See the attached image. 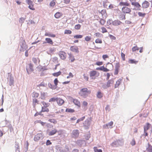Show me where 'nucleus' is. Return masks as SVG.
I'll return each mask as SVG.
<instances>
[{
  "instance_id": "23",
  "label": "nucleus",
  "mask_w": 152,
  "mask_h": 152,
  "mask_svg": "<svg viewBox=\"0 0 152 152\" xmlns=\"http://www.w3.org/2000/svg\"><path fill=\"white\" fill-rule=\"evenodd\" d=\"M29 145V144L28 141H27L26 143H25L24 145V150L25 151V152H27L28 149V146Z\"/></svg>"
},
{
  "instance_id": "13",
  "label": "nucleus",
  "mask_w": 152,
  "mask_h": 152,
  "mask_svg": "<svg viewBox=\"0 0 152 152\" xmlns=\"http://www.w3.org/2000/svg\"><path fill=\"white\" fill-rule=\"evenodd\" d=\"M150 5V3L148 1L145 0L142 4V7L143 8H148Z\"/></svg>"
},
{
  "instance_id": "3",
  "label": "nucleus",
  "mask_w": 152,
  "mask_h": 152,
  "mask_svg": "<svg viewBox=\"0 0 152 152\" xmlns=\"http://www.w3.org/2000/svg\"><path fill=\"white\" fill-rule=\"evenodd\" d=\"M8 77L7 78L8 81L10 86H14V80L13 76L10 72L8 73Z\"/></svg>"
},
{
  "instance_id": "33",
  "label": "nucleus",
  "mask_w": 152,
  "mask_h": 152,
  "mask_svg": "<svg viewBox=\"0 0 152 152\" xmlns=\"http://www.w3.org/2000/svg\"><path fill=\"white\" fill-rule=\"evenodd\" d=\"M85 139L87 140H89L91 137V134L90 132H88L84 136Z\"/></svg>"
},
{
  "instance_id": "9",
  "label": "nucleus",
  "mask_w": 152,
  "mask_h": 152,
  "mask_svg": "<svg viewBox=\"0 0 152 152\" xmlns=\"http://www.w3.org/2000/svg\"><path fill=\"white\" fill-rule=\"evenodd\" d=\"M70 50L73 52H75L76 53H78L79 51L78 48L77 46H71L70 47Z\"/></svg>"
},
{
  "instance_id": "64",
  "label": "nucleus",
  "mask_w": 152,
  "mask_h": 152,
  "mask_svg": "<svg viewBox=\"0 0 152 152\" xmlns=\"http://www.w3.org/2000/svg\"><path fill=\"white\" fill-rule=\"evenodd\" d=\"M99 22L101 25H103L105 23V21L103 19L101 18L100 19Z\"/></svg>"
},
{
  "instance_id": "7",
  "label": "nucleus",
  "mask_w": 152,
  "mask_h": 152,
  "mask_svg": "<svg viewBox=\"0 0 152 152\" xmlns=\"http://www.w3.org/2000/svg\"><path fill=\"white\" fill-rule=\"evenodd\" d=\"M121 10L125 14H129L130 15L132 14L130 13L131 12V9L127 7H123L122 8Z\"/></svg>"
},
{
  "instance_id": "1",
  "label": "nucleus",
  "mask_w": 152,
  "mask_h": 152,
  "mask_svg": "<svg viewBox=\"0 0 152 152\" xmlns=\"http://www.w3.org/2000/svg\"><path fill=\"white\" fill-rule=\"evenodd\" d=\"M91 92V91L88 90V88H82L79 92V94L81 96L83 97H86L88 94H90Z\"/></svg>"
},
{
  "instance_id": "49",
  "label": "nucleus",
  "mask_w": 152,
  "mask_h": 152,
  "mask_svg": "<svg viewBox=\"0 0 152 152\" xmlns=\"http://www.w3.org/2000/svg\"><path fill=\"white\" fill-rule=\"evenodd\" d=\"M91 39V37L89 36H86L85 38V40L87 42H88L90 41Z\"/></svg>"
},
{
  "instance_id": "12",
  "label": "nucleus",
  "mask_w": 152,
  "mask_h": 152,
  "mask_svg": "<svg viewBox=\"0 0 152 152\" xmlns=\"http://www.w3.org/2000/svg\"><path fill=\"white\" fill-rule=\"evenodd\" d=\"M92 120L91 117H89L88 118L85 122L83 123V125H87L90 126L91 124V121Z\"/></svg>"
},
{
  "instance_id": "8",
  "label": "nucleus",
  "mask_w": 152,
  "mask_h": 152,
  "mask_svg": "<svg viewBox=\"0 0 152 152\" xmlns=\"http://www.w3.org/2000/svg\"><path fill=\"white\" fill-rule=\"evenodd\" d=\"M29 67H26V69L27 73L28 74H30L33 72L34 69H33V65L31 63L29 64Z\"/></svg>"
},
{
  "instance_id": "61",
  "label": "nucleus",
  "mask_w": 152,
  "mask_h": 152,
  "mask_svg": "<svg viewBox=\"0 0 152 152\" xmlns=\"http://www.w3.org/2000/svg\"><path fill=\"white\" fill-rule=\"evenodd\" d=\"M109 36L111 40H115L116 37L115 36H113V35H112L111 34H109Z\"/></svg>"
},
{
  "instance_id": "31",
  "label": "nucleus",
  "mask_w": 152,
  "mask_h": 152,
  "mask_svg": "<svg viewBox=\"0 0 152 152\" xmlns=\"http://www.w3.org/2000/svg\"><path fill=\"white\" fill-rule=\"evenodd\" d=\"M138 61H136L134 59H129L128 61L129 63L130 64H136L138 62Z\"/></svg>"
},
{
  "instance_id": "41",
  "label": "nucleus",
  "mask_w": 152,
  "mask_h": 152,
  "mask_svg": "<svg viewBox=\"0 0 152 152\" xmlns=\"http://www.w3.org/2000/svg\"><path fill=\"white\" fill-rule=\"evenodd\" d=\"M85 116H83L81 118L78 119L76 123V124L80 122L83 121V120L85 119Z\"/></svg>"
},
{
  "instance_id": "11",
  "label": "nucleus",
  "mask_w": 152,
  "mask_h": 152,
  "mask_svg": "<svg viewBox=\"0 0 152 152\" xmlns=\"http://www.w3.org/2000/svg\"><path fill=\"white\" fill-rule=\"evenodd\" d=\"M66 53L64 51H60L59 55L60 58L62 60H64L66 58Z\"/></svg>"
},
{
  "instance_id": "40",
  "label": "nucleus",
  "mask_w": 152,
  "mask_h": 152,
  "mask_svg": "<svg viewBox=\"0 0 152 152\" xmlns=\"http://www.w3.org/2000/svg\"><path fill=\"white\" fill-rule=\"evenodd\" d=\"M83 37V35L80 34H77L75 35L74 36V37L76 39H81Z\"/></svg>"
},
{
  "instance_id": "17",
  "label": "nucleus",
  "mask_w": 152,
  "mask_h": 152,
  "mask_svg": "<svg viewBox=\"0 0 152 152\" xmlns=\"http://www.w3.org/2000/svg\"><path fill=\"white\" fill-rule=\"evenodd\" d=\"M56 102L59 105H61L64 104V101L61 98H57Z\"/></svg>"
},
{
  "instance_id": "6",
  "label": "nucleus",
  "mask_w": 152,
  "mask_h": 152,
  "mask_svg": "<svg viewBox=\"0 0 152 152\" xmlns=\"http://www.w3.org/2000/svg\"><path fill=\"white\" fill-rule=\"evenodd\" d=\"M80 133V131L78 129L73 130L71 134L72 137L73 138H77L78 137Z\"/></svg>"
},
{
  "instance_id": "57",
  "label": "nucleus",
  "mask_w": 152,
  "mask_h": 152,
  "mask_svg": "<svg viewBox=\"0 0 152 152\" xmlns=\"http://www.w3.org/2000/svg\"><path fill=\"white\" fill-rule=\"evenodd\" d=\"M139 49V48L137 47V46H135L133 47L132 48V50L133 52L135 51L136 50H138Z\"/></svg>"
},
{
  "instance_id": "5",
  "label": "nucleus",
  "mask_w": 152,
  "mask_h": 152,
  "mask_svg": "<svg viewBox=\"0 0 152 152\" xmlns=\"http://www.w3.org/2000/svg\"><path fill=\"white\" fill-rule=\"evenodd\" d=\"M123 143L121 140H117L113 142L111 144L113 147H118V146L122 145Z\"/></svg>"
},
{
  "instance_id": "14",
  "label": "nucleus",
  "mask_w": 152,
  "mask_h": 152,
  "mask_svg": "<svg viewBox=\"0 0 152 152\" xmlns=\"http://www.w3.org/2000/svg\"><path fill=\"white\" fill-rule=\"evenodd\" d=\"M84 142L85 141L84 140H79L77 141L76 143L79 146L81 147L84 144Z\"/></svg>"
},
{
  "instance_id": "55",
  "label": "nucleus",
  "mask_w": 152,
  "mask_h": 152,
  "mask_svg": "<svg viewBox=\"0 0 152 152\" xmlns=\"http://www.w3.org/2000/svg\"><path fill=\"white\" fill-rule=\"evenodd\" d=\"M81 27V26L79 24H78L75 25V29L79 30V29Z\"/></svg>"
},
{
  "instance_id": "48",
  "label": "nucleus",
  "mask_w": 152,
  "mask_h": 152,
  "mask_svg": "<svg viewBox=\"0 0 152 152\" xmlns=\"http://www.w3.org/2000/svg\"><path fill=\"white\" fill-rule=\"evenodd\" d=\"M120 67V64L119 62H118L115 64V69L119 70Z\"/></svg>"
},
{
  "instance_id": "10",
  "label": "nucleus",
  "mask_w": 152,
  "mask_h": 152,
  "mask_svg": "<svg viewBox=\"0 0 152 152\" xmlns=\"http://www.w3.org/2000/svg\"><path fill=\"white\" fill-rule=\"evenodd\" d=\"M42 137V133H38L34 136V140L35 141H37L39 140Z\"/></svg>"
},
{
  "instance_id": "35",
  "label": "nucleus",
  "mask_w": 152,
  "mask_h": 152,
  "mask_svg": "<svg viewBox=\"0 0 152 152\" xmlns=\"http://www.w3.org/2000/svg\"><path fill=\"white\" fill-rule=\"evenodd\" d=\"M41 103L42 105H44V106L43 107H45V108L47 107H49V106L50 105V103H46L45 102H42Z\"/></svg>"
},
{
  "instance_id": "63",
  "label": "nucleus",
  "mask_w": 152,
  "mask_h": 152,
  "mask_svg": "<svg viewBox=\"0 0 152 152\" xmlns=\"http://www.w3.org/2000/svg\"><path fill=\"white\" fill-rule=\"evenodd\" d=\"M29 6L28 7L30 10H35V8L33 7V4H29Z\"/></svg>"
},
{
  "instance_id": "42",
  "label": "nucleus",
  "mask_w": 152,
  "mask_h": 152,
  "mask_svg": "<svg viewBox=\"0 0 152 152\" xmlns=\"http://www.w3.org/2000/svg\"><path fill=\"white\" fill-rule=\"evenodd\" d=\"M48 121L50 122L53 123L54 124H56L57 123V121L54 119H49Z\"/></svg>"
},
{
  "instance_id": "51",
  "label": "nucleus",
  "mask_w": 152,
  "mask_h": 152,
  "mask_svg": "<svg viewBox=\"0 0 152 152\" xmlns=\"http://www.w3.org/2000/svg\"><path fill=\"white\" fill-rule=\"evenodd\" d=\"M108 2V1L107 0H104L103 1L102 4L104 7H106L107 6V5L106 4V3Z\"/></svg>"
},
{
  "instance_id": "30",
  "label": "nucleus",
  "mask_w": 152,
  "mask_h": 152,
  "mask_svg": "<svg viewBox=\"0 0 152 152\" xmlns=\"http://www.w3.org/2000/svg\"><path fill=\"white\" fill-rule=\"evenodd\" d=\"M103 94L101 91H98L97 92L96 96L97 98L100 99L103 97Z\"/></svg>"
},
{
  "instance_id": "39",
  "label": "nucleus",
  "mask_w": 152,
  "mask_h": 152,
  "mask_svg": "<svg viewBox=\"0 0 152 152\" xmlns=\"http://www.w3.org/2000/svg\"><path fill=\"white\" fill-rule=\"evenodd\" d=\"M113 122L112 121H111L110 122L108 123L107 124H106L105 126L104 125V126L106 128H108V126H111L113 125Z\"/></svg>"
},
{
  "instance_id": "44",
  "label": "nucleus",
  "mask_w": 152,
  "mask_h": 152,
  "mask_svg": "<svg viewBox=\"0 0 152 152\" xmlns=\"http://www.w3.org/2000/svg\"><path fill=\"white\" fill-rule=\"evenodd\" d=\"M94 151L96 152H102V150L101 149H98L97 147H94Z\"/></svg>"
},
{
  "instance_id": "25",
  "label": "nucleus",
  "mask_w": 152,
  "mask_h": 152,
  "mask_svg": "<svg viewBox=\"0 0 152 152\" xmlns=\"http://www.w3.org/2000/svg\"><path fill=\"white\" fill-rule=\"evenodd\" d=\"M114 82V80L113 79H111L110 80H108V81L107 83V86L109 87L111 86L110 84H113Z\"/></svg>"
},
{
  "instance_id": "34",
  "label": "nucleus",
  "mask_w": 152,
  "mask_h": 152,
  "mask_svg": "<svg viewBox=\"0 0 152 152\" xmlns=\"http://www.w3.org/2000/svg\"><path fill=\"white\" fill-rule=\"evenodd\" d=\"M48 86L50 88L53 89H55L57 88L55 85L52 84L50 83H48Z\"/></svg>"
},
{
  "instance_id": "21",
  "label": "nucleus",
  "mask_w": 152,
  "mask_h": 152,
  "mask_svg": "<svg viewBox=\"0 0 152 152\" xmlns=\"http://www.w3.org/2000/svg\"><path fill=\"white\" fill-rule=\"evenodd\" d=\"M110 64L111 66H112V67L113 66V64L109 62L107 63L106 64V65L105 66V67L104 66H103V71L104 72H109L110 71V70L109 69H108L107 68V66L109 64Z\"/></svg>"
},
{
  "instance_id": "56",
  "label": "nucleus",
  "mask_w": 152,
  "mask_h": 152,
  "mask_svg": "<svg viewBox=\"0 0 152 152\" xmlns=\"http://www.w3.org/2000/svg\"><path fill=\"white\" fill-rule=\"evenodd\" d=\"M94 35L96 37H101L102 36V35L101 34L97 32L95 33Z\"/></svg>"
},
{
  "instance_id": "38",
  "label": "nucleus",
  "mask_w": 152,
  "mask_h": 152,
  "mask_svg": "<svg viewBox=\"0 0 152 152\" xmlns=\"http://www.w3.org/2000/svg\"><path fill=\"white\" fill-rule=\"evenodd\" d=\"M61 72L59 71L57 72L53 73L52 75L54 77H58L61 74Z\"/></svg>"
},
{
  "instance_id": "4",
  "label": "nucleus",
  "mask_w": 152,
  "mask_h": 152,
  "mask_svg": "<svg viewBox=\"0 0 152 152\" xmlns=\"http://www.w3.org/2000/svg\"><path fill=\"white\" fill-rule=\"evenodd\" d=\"M116 10L117 13L119 15H118L119 18L120 20H124L126 19V14L123 12H121L118 9H115Z\"/></svg>"
},
{
  "instance_id": "47",
  "label": "nucleus",
  "mask_w": 152,
  "mask_h": 152,
  "mask_svg": "<svg viewBox=\"0 0 152 152\" xmlns=\"http://www.w3.org/2000/svg\"><path fill=\"white\" fill-rule=\"evenodd\" d=\"M57 98L52 97L49 100V102H55L56 101Z\"/></svg>"
},
{
  "instance_id": "22",
  "label": "nucleus",
  "mask_w": 152,
  "mask_h": 152,
  "mask_svg": "<svg viewBox=\"0 0 152 152\" xmlns=\"http://www.w3.org/2000/svg\"><path fill=\"white\" fill-rule=\"evenodd\" d=\"M151 124L149 123H146L144 126V131H147L150 128Z\"/></svg>"
},
{
  "instance_id": "37",
  "label": "nucleus",
  "mask_w": 152,
  "mask_h": 152,
  "mask_svg": "<svg viewBox=\"0 0 152 152\" xmlns=\"http://www.w3.org/2000/svg\"><path fill=\"white\" fill-rule=\"evenodd\" d=\"M146 149L149 152H152V146L149 143H148V147Z\"/></svg>"
},
{
  "instance_id": "16",
  "label": "nucleus",
  "mask_w": 152,
  "mask_h": 152,
  "mask_svg": "<svg viewBox=\"0 0 152 152\" xmlns=\"http://www.w3.org/2000/svg\"><path fill=\"white\" fill-rule=\"evenodd\" d=\"M45 42H44L43 44L48 43L50 44L53 45V42L52 40L50 38H47L45 39Z\"/></svg>"
},
{
  "instance_id": "36",
  "label": "nucleus",
  "mask_w": 152,
  "mask_h": 152,
  "mask_svg": "<svg viewBox=\"0 0 152 152\" xmlns=\"http://www.w3.org/2000/svg\"><path fill=\"white\" fill-rule=\"evenodd\" d=\"M65 111L66 112L73 113L75 112V110L74 109H72L71 108H66Z\"/></svg>"
},
{
  "instance_id": "27",
  "label": "nucleus",
  "mask_w": 152,
  "mask_h": 152,
  "mask_svg": "<svg viewBox=\"0 0 152 152\" xmlns=\"http://www.w3.org/2000/svg\"><path fill=\"white\" fill-rule=\"evenodd\" d=\"M131 4L134 6L135 7H141L140 5L139 4V3L137 2H132Z\"/></svg>"
},
{
  "instance_id": "18",
  "label": "nucleus",
  "mask_w": 152,
  "mask_h": 152,
  "mask_svg": "<svg viewBox=\"0 0 152 152\" xmlns=\"http://www.w3.org/2000/svg\"><path fill=\"white\" fill-rule=\"evenodd\" d=\"M97 72L95 70H92L90 72V76L91 77L92 79H95V78H94L93 77L95 76L97 74Z\"/></svg>"
},
{
  "instance_id": "28",
  "label": "nucleus",
  "mask_w": 152,
  "mask_h": 152,
  "mask_svg": "<svg viewBox=\"0 0 152 152\" xmlns=\"http://www.w3.org/2000/svg\"><path fill=\"white\" fill-rule=\"evenodd\" d=\"M38 69L39 70V71L42 70L43 71H44L45 70H47L48 69L45 68V67H43L41 65H39L37 67Z\"/></svg>"
},
{
  "instance_id": "43",
  "label": "nucleus",
  "mask_w": 152,
  "mask_h": 152,
  "mask_svg": "<svg viewBox=\"0 0 152 152\" xmlns=\"http://www.w3.org/2000/svg\"><path fill=\"white\" fill-rule=\"evenodd\" d=\"M25 18L21 17L19 19V22L20 23H21L22 24L24 22V20L26 19Z\"/></svg>"
},
{
  "instance_id": "32",
  "label": "nucleus",
  "mask_w": 152,
  "mask_h": 152,
  "mask_svg": "<svg viewBox=\"0 0 152 152\" xmlns=\"http://www.w3.org/2000/svg\"><path fill=\"white\" fill-rule=\"evenodd\" d=\"M49 111V110L48 108L47 107L45 108V107H42V110L41 111V112H48Z\"/></svg>"
},
{
  "instance_id": "59",
  "label": "nucleus",
  "mask_w": 152,
  "mask_h": 152,
  "mask_svg": "<svg viewBox=\"0 0 152 152\" xmlns=\"http://www.w3.org/2000/svg\"><path fill=\"white\" fill-rule=\"evenodd\" d=\"M145 13H142L140 12H138V15L140 17H144L145 15Z\"/></svg>"
},
{
  "instance_id": "52",
  "label": "nucleus",
  "mask_w": 152,
  "mask_h": 152,
  "mask_svg": "<svg viewBox=\"0 0 152 152\" xmlns=\"http://www.w3.org/2000/svg\"><path fill=\"white\" fill-rule=\"evenodd\" d=\"M56 4V3L54 0L52 1L50 3V7H54Z\"/></svg>"
},
{
  "instance_id": "53",
  "label": "nucleus",
  "mask_w": 152,
  "mask_h": 152,
  "mask_svg": "<svg viewBox=\"0 0 152 152\" xmlns=\"http://www.w3.org/2000/svg\"><path fill=\"white\" fill-rule=\"evenodd\" d=\"M39 96V94L36 92H33L32 94V96L33 97L37 98Z\"/></svg>"
},
{
  "instance_id": "20",
  "label": "nucleus",
  "mask_w": 152,
  "mask_h": 152,
  "mask_svg": "<svg viewBox=\"0 0 152 152\" xmlns=\"http://www.w3.org/2000/svg\"><path fill=\"white\" fill-rule=\"evenodd\" d=\"M57 132L58 131L56 129H54L53 130L49 132L48 135L50 136H53L56 134Z\"/></svg>"
},
{
  "instance_id": "26",
  "label": "nucleus",
  "mask_w": 152,
  "mask_h": 152,
  "mask_svg": "<svg viewBox=\"0 0 152 152\" xmlns=\"http://www.w3.org/2000/svg\"><path fill=\"white\" fill-rule=\"evenodd\" d=\"M62 15L61 13L59 12H56L54 15V16L56 18L58 19L60 18Z\"/></svg>"
},
{
  "instance_id": "46",
  "label": "nucleus",
  "mask_w": 152,
  "mask_h": 152,
  "mask_svg": "<svg viewBox=\"0 0 152 152\" xmlns=\"http://www.w3.org/2000/svg\"><path fill=\"white\" fill-rule=\"evenodd\" d=\"M41 95L42 96V97H41V99H45V96L47 95V93L41 92Z\"/></svg>"
},
{
  "instance_id": "2",
  "label": "nucleus",
  "mask_w": 152,
  "mask_h": 152,
  "mask_svg": "<svg viewBox=\"0 0 152 152\" xmlns=\"http://www.w3.org/2000/svg\"><path fill=\"white\" fill-rule=\"evenodd\" d=\"M20 43V48L19 50L20 52H23L28 48L27 45H26L25 40L23 38L21 39Z\"/></svg>"
},
{
  "instance_id": "24",
  "label": "nucleus",
  "mask_w": 152,
  "mask_h": 152,
  "mask_svg": "<svg viewBox=\"0 0 152 152\" xmlns=\"http://www.w3.org/2000/svg\"><path fill=\"white\" fill-rule=\"evenodd\" d=\"M119 5L121 6H124V7L129 6V4L127 2H125L121 1L119 3Z\"/></svg>"
},
{
  "instance_id": "15",
  "label": "nucleus",
  "mask_w": 152,
  "mask_h": 152,
  "mask_svg": "<svg viewBox=\"0 0 152 152\" xmlns=\"http://www.w3.org/2000/svg\"><path fill=\"white\" fill-rule=\"evenodd\" d=\"M72 102L75 105L77 106L78 107H80V102L77 99H73Z\"/></svg>"
},
{
  "instance_id": "58",
  "label": "nucleus",
  "mask_w": 152,
  "mask_h": 152,
  "mask_svg": "<svg viewBox=\"0 0 152 152\" xmlns=\"http://www.w3.org/2000/svg\"><path fill=\"white\" fill-rule=\"evenodd\" d=\"M130 144L132 146H134L135 145L136 142L134 139H132V141L130 142Z\"/></svg>"
},
{
  "instance_id": "29",
  "label": "nucleus",
  "mask_w": 152,
  "mask_h": 152,
  "mask_svg": "<svg viewBox=\"0 0 152 152\" xmlns=\"http://www.w3.org/2000/svg\"><path fill=\"white\" fill-rule=\"evenodd\" d=\"M45 36H48L49 37L54 38L56 36V35L53 34H51L48 32H46L45 34Z\"/></svg>"
},
{
  "instance_id": "45",
  "label": "nucleus",
  "mask_w": 152,
  "mask_h": 152,
  "mask_svg": "<svg viewBox=\"0 0 152 152\" xmlns=\"http://www.w3.org/2000/svg\"><path fill=\"white\" fill-rule=\"evenodd\" d=\"M8 127L9 129L10 132H11L13 131V129L11 124H10L8 126Z\"/></svg>"
},
{
  "instance_id": "54",
  "label": "nucleus",
  "mask_w": 152,
  "mask_h": 152,
  "mask_svg": "<svg viewBox=\"0 0 152 152\" xmlns=\"http://www.w3.org/2000/svg\"><path fill=\"white\" fill-rule=\"evenodd\" d=\"M58 80L57 78H56L54 80V85L57 87V85H58Z\"/></svg>"
},
{
  "instance_id": "62",
  "label": "nucleus",
  "mask_w": 152,
  "mask_h": 152,
  "mask_svg": "<svg viewBox=\"0 0 152 152\" xmlns=\"http://www.w3.org/2000/svg\"><path fill=\"white\" fill-rule=\"evenodd\" d=\"M103 64V62L102 61H97L95 64L98 66H100L102 65Z\"/></svg>"
},
{
  "instance_id": "19",
  "label": "nucleus",
  "mask_w": 152,
  "mask_h": 152,
  "mask_svg": "<svg viewBox=\"0 0 152 152\" xmlns=\"http://www.w3.org/2000/svg\"><path fill=\"white\" fill-rule=\"evenodd\" d=\"M121 23L122 22L118 20H115L112 22V24L115 26L120 25Z\"/></svg>"
},
{
  "instance_id": "50",
  "label": "nucleus",
  "mask_w": 152,
  "mask_h": 152,
  "mask_svg": "<svg viewBox=\"0 0 152 152\" xmlns=\"http://www.w3.org/2000/svg\"><path fill=\"white\" fill-rule=\"evenodd\" d=\"M72 31L69 30H65L64 33L67 34H70L72 33Z\"/></svg>"
},
{
  "instance_id": "60",
  "label": "nucleus",
  "mask_w": 152,
  "mask_h": 152,
  "mask_svg": "<svg viewBox=\"0 0 152 152\" xmlns=\"http://www.w3.org/2000/svg\"><path fill=\"white\" fill-rule=\"evenodd\" d=\"M95 42L96 43H100L101 44L102 43V40L101 39H96L95 41Z\"/></svg>"
}]
</instances>
